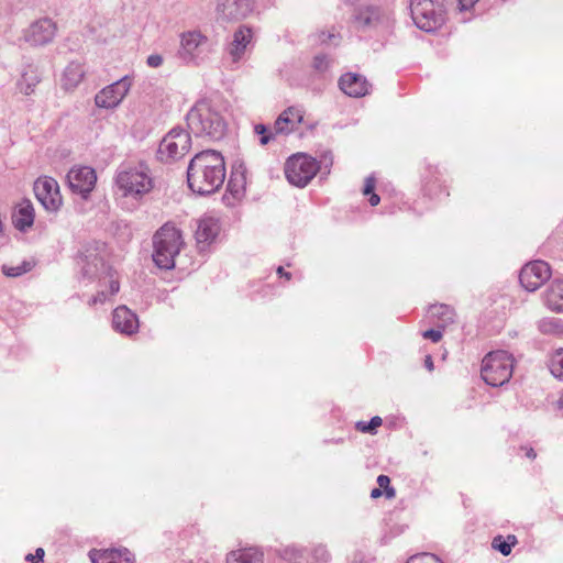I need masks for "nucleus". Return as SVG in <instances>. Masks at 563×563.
I'll return each mask as SVG.
<instances>
[{
    "label": "nucleus",
    "instance_id": "1",
    "mask_svg": "<svg viewBox=\"0 0 563 563\" xmlns=\"http://www.w3.org/2000/svg\"><path fill=\"white\" fill-rule=\"evenodd\" d=\"M113 180L117 202L130 212L135 211L154 188V178L144 162L122 163L117 168Z\"/></svg>",
    "mask_w": 563,
    "mask_h": 563
},
{
    "label": "nucleus",
    "instance_id": "2",
    "mask_svg": "<svg viewBox=\"0 0 563 563\" xmlns=\"http://www.w3.org/2000/svg\"><path fill=\"white\" fill-rule=\"evenodd\" d=\"M225 179L221 153L208 150L196 154L187 168V183L192 192L206 196L218 191Z\"/></svg>",
    "mask_w": 563,
    "mask_h": 563
},
{
    "label": "nucleus",
    "instance_id": "3",
    "mask_svg": "<svg viewBox=\"0 0 563 563\" xmlns=\"http://www.w3.org/2000/svg\"><path fill=\"white\" fill-rule=\"evenodd\" d=\"M186 120L190 133L198 137L218 141L227 132V121L222 113L207 100L196 102Z\"/></svg>",
    "mask_w": 563,
    "mask_h": 563
},
{
    "label": "nucleus",
    "instance_id": "4",
    "mask_svg": "<svg viewBox=\"0 0 563 563\" xmlns=\"http://www.w3.org/2000/svg\"><path fill=\"white\" fill-rule=\"evenodd\" d=\"M153 261L162 269L175 267V258L184 245L181 232L168 223L164 224L154 235Z\"/></svg>",
    "mask_w": 563,
    "mask_h": 563
},
{
    "label": "nucleus",
    "instance_id": "5",
    "mask_svg": "<svg viewBox=\"0 0 563 563\" xmlns=\"http://www.w3.org/2000/svg\"><path fill=\"white\" fill-rule=\"evenodd\" d=\"M512 371L514 357L504 350L489 352L482 361V378L493 387L508 383L512 376Z\"/></svg>",
    "mask_w": 563,
    "mask_h": 563
},
{
    "label": "nucleus",
    "instance_id": "6",
    "mask_svg": "<svg viewBox=\"0 0 563 563\" xmlns=\"http://www.w3.org/2000/svg\"><path fill=\"white\" fill-rule=\"evenodd\" d=\"M410 12L417 27L433 32L445 21L444 0H410Z\"/></svg>",
    "mask_w": 563,
    "mask_h": 563
},
{
    "label": "nucleus",
    "instance_id": "7",
    "mask_svg": "<svg viewBox=\"0 0 563 563\" xmlns=\"http://www.w3.org/2000/svg\"><path fill=\"white\" fill-rule=\"evenodd\" d=\"M209 38L198 30L183 32L179 35L177 57L185 64H200L208 53Z\"/></svg>",
    "mask_w": 563,
    "mask_h": 563
},
{
    "label": "nucleus",
    "instance_id": "8",
    "mask_svg": "<svg viewBox=\"0 0 563 563\" xmlns=\"http://www.w3.org/2000/svg\"><path fill=\"white\" fill-rule=\"evenodd\" d=\"M57 31V23L52 18L43 16L22 30L20 41L30 47H44L54 42Z\"/></svg>",
    "mask_w": 563,
    "mask_h": 563
},
{
    "label": "nucleus",
    "instance_id": "9",
    "mask_svg": "<svg viewBox=\"0 0 563 563\" xmlns=\"http://www.w3.org/2000/svg\"><path fill=\"white\" fill-rule=\"evenodd\" d=\"M318 170V162L307 154L292 155L285 165V175L288 181L297 187L308 185Z\"/></svg>",
    "mask_w": 563,
    "mask_h": 563
},
{
    "label": "nucleus",
    "instance_id": "10",
    "mask_svg": "<svg viewBox=\"0 0 563 563\" xmlns=\"http://www.w3.org/2000/svg\"><path fill=\"white\" fill-rule=\"evenodd\" d=\"M393 22L391 12L374 5L360 8L354 14L355 27L361 31L388 29Z\"/></svg>",
    "mask_w": 563,
    "mask_h": 563
},
{
    "label": "nucleus",
    "instance_id": "11",
    "mask_svg": "<svg viewBox=\"0 0 563 563\" xmlns=\"http://www.w3.org/2000/svg\"><path fill=\"white\" fill-rule=\"evenodd\" d=\"M190 148V134L183 129L170 130L162 140L158 154L164 157L177 159L183 157Z\"/></svg>",
    "mask_w": 563,
    "mask_h": 563
},
{
    "label": "nucleus",
    "instance_id": "12",
    "mask_svg": "<svg viewBox=\"0 0 563 563\" xmlns=\"http://www.w3.org/2000/svg\"><path fill=\"white\" fill-rule=\"evenodd\" d=\"M132 86V78L124 76L112 82L111 85L101 89L95 96V103L98 108L114 109L117 108L125 96L129 93Z\"/></svg>",
    "mask_w": 563,
    "mask_h": 563
},
{
    "label": "nucleus",
    "instance_id": "13",
    "mask_svg": "<svg viewBox=\"0 0 563 563\" xmlns=\"http://www.w3.org/2000/svg\"><path fill=\"white\" fill-rule=\"evenodd\" d=\"M34 195L45 210L55 212L62 206L58 183L48 176L40 177L34 183Z\"/></svg>",
    "mask_w": 563,
    "mask_h": 563
},
{
    "label": "nucleus",
    "instance_id": "14",
    "mask_svg": "<svg viewBox=\"0 0 563 563\" xmlns=\"http://www.w3.org/2000/svg\"><path fill=\"white\" fill-rule=\"evenodd\" d=\"M551 277V268L543 261H533L526 264L519 275L520 284L528 291L540 288Z\"/></svg>",
    "mask_w": 563,
    "mask_h": 563
},
{
    "label": "nucleus",
    "instance_id": "15",
    "mask_svg": "<svg viewBox=\"0 0 563 563\" xmlns=\"http://www.w3.org/2000/svg\"><path fill=\"white\" fill-rule=\"evenodd\" d=\"M254 0H217L218 19L235 22L245 19L253 11Z\"/></svg>",
    "mask_w": 563,
    "mask_h": 563
},
{
    "label": "nucleus",
    "instance_id": "16",
    "mask_svg": "<svg viewBox=\"0 0 563 563\" xmlns=\"http://www.w3.org/2000/svg\"><path fill=\"white\" fill-rule=\"evenodd\" d=\"M97 175L93 168L88 166L73 167L67 174V183L70 190L82 198L95 188Z\"/></svg>",
    "mask_w": 563,
    "mask_h": 563
},
{
    "label": "nucleus",
    "instance_id": "17",
    "mask_svg": "<svg viewBox=\"0 0 563 563\" xmlns=\"http://www.w3.org/2000/svg\"><path fill=\"white\" fill-rule=\"evenodd\" d=\"M340 89L347 96L360 98L368 93L371 85L358 74L347 73L339 79Z\"/></svg>",
    "mask_w": 563,
    "mask_h": 563
},
{
    "label": "nucleus",
    "instance_id": "18",
    "mask_svg": "<svg viewBox=\"0 0 563 563\" xmlns=\"http://www.w3.org/2000/svg\"><path fill=\"white\" fill-rule=\"evenodd\" d=\"M219 231L218 220L212 217H205L198 221L195 236L200 251H205L216 240Z\"/></svg>",
    "mask_w": 563,
    "mask_h": 563
},
{
    "label": "nucleus",
    "instance_id": "19",
    "mask_svg": "<svg viewBox=\"0 0 563 563\" xmlns=\"http://www.w3.org/2000/svg\"><path fill=\"white\" fill-rule=\"evenodd\" d=\"M112 324L117 331L128 335L135 333L139 329L136 314L125 306H120L114 309Z\"/></svg>",
    "mask_w": 563,
    "mask_h": 563
},
{
    "label": "nucleus",
    "instance_id": "20",
    "mask_svg": "<svg viewBox=\"0 0 563 563\" xmlns=\"http://www.w3.org/2000/svg\"><path fill=\"white\" fill-rule=\"evenodd\" d=\"M302 121V113L299 109L289 107L284 110L274 123L276 134H289L294 132Z\"/></svg>",
    "mask_w": 563,
    "mask_h": 563
},
{
    "label": "nucleus",
    "instance_id": "21",
    "mask_svg": "<svg viewBox=\"0 0 563 563\" xmlns=\"http://www.w3.org/2000/svg\"><path fill=\"white\" fill-rule=\"evenodd\" d=\"M251 40L252 31L246 26H240L234 32L233 40L229 43L227 48L228 54L232 58V62L236 63L243 57L247 45L251 43Z\"/></svg>",
    "mask_w": 563,
    "mask_h": 563
},
{
    "label": "nucleus",
    "instance_id": "22",
    "mask_svg": "<svg viewBox=\"0 0 563 563\" xmlns=\"http://www.w3.org/2000/svg\"><path fill=\"white\" fill-rule=\"evenodd\" d=\"M90 559L92 563H134V555L128 549L91 552Z\"/></svg>",
    "mask_w": 563,
    "mask_h": 563
},
{
    "label": "nucleus",
    "instance_id": "23",
    "mask_svg": "<svg viewBox=\"0 0 563 563\" xmlns=\"http://www.w3.org/2000/svg\"><path fill=\"white\" fill-rule=\"evenodd\" d=\"M34 218L33 205L30 200H23L13 212L12 221L19 231L24 232L33 225Z\"/></svg>",
    "mask_w": 563,
    "mask_h": 563
},
{
    "label": "nucleus",
    "instance_id": "24",
    "mask_svg": "<svg viewBox=\"0 0 563 563\" xmlns=\"http://www.w3.org/2000/svg\"><path fill=\"white\" fill-rule=\"evenodd\" d=\"M545 306L555 312H563V280L554 279L544 292Z\"/></svg>",
    "mask_w": 563,
    "mask_h": 563
},
{
    "label": "nucleus",
    "instance_id": "25",
    "mask_svg": "<svg viewBox=\"0 0 563 563\" xmlns=\"http://www.w3.org/2000/svg\"><path fill=\"white\" fill-rule=\"evenodd\" d=\"M40 81L41 75L38 69L29 65L23 69L21 78L16 82V88L21 93L30 96L35 91V87Z\"/></svg>",
    "mask_w": 563,
    "mask_h": 563
},
{
    "label": "nucleus",
    "instance_id": "26",
    "mask_svg": "<svg viewBox=\"0 0 563 563\" xmlns=\"http://www.w3.org/2000/svg\"><path fill=\"white\" fill-rule=\"evenodd\" d=\"M428 318L437 322V327L444 329L455 320L453 308L448 305H432L428 310Z\"/></svg>",
    "mask_w": 563,
    "mask_h": 563
},
{
    "label": "nucleus",
    "instance_id": "27",
    "mask_svg": "<svg viewBox=\"0 0 563 563\" xmlns=\"http://www.w3.org/2000/svg\"><path fill=\"white\" fill-rule=\"evenodd\" d=\"M85 76L84 67L78 62H70L63 74L62 77V87L65 90L75 89L82 80Z\"/></svg>",
    "mask_w": 563,
    "mask_h": 563
},
{
    "label": "nucleus",
    "instance_id": "28",
    "mask_svg": "<svg viewBox=\"0 0 563 563\" xmlns=\"http://www.w3.org/2000/svg\"><path fill=\"white\" fill-rule=\"evenodd\" d=\"M264 554L255 548L239 549L227 556V563H263Z\"/></svg>",
    "mask_w": 563,
    "mask_h": 563
},
{
    "label": "nucleus",
    "instance_id": "29",
    "mask_svg": "<svg viewBox=\"0 0 563 563\" xmlns=\"http://www.w3.org/2000/svg\"><path fill=\"white\" fill-rule=\"evenodd\" d=\"M102 260L97 254L86 255L82 260L81 274L84 277L92 278L97 276Z\"/></svg>",
    "mask_w": 563,
    "mask_h": 563
},
{
    "label": "nucleus",
    "instance_id": "30",
    "mask_svg": "<svg viewBox=\"0 0 563 563\" xmlns=\"http://www.w3.org/2000/svg\"><path fill=\"white\" fill-rule=\"evenodd\" d=\"M517 542L518 540L514 534H509L507 539H504L503 536H496L492 541V547L506 556L510 554L512 547H515Z\"/></svg>",
    "mask_w": 563,
    "mask_h": 563
},
{
    "label": "nucleus",
    "instance_id": "31",
    "mask_svg": "<svg viewBox=\"0 0 563 563\" xmlns=\"http://www.w3.org/2000/svg\"><path fill=\"white\" fill-rule=\"evenodd\" d=\"M548 366L555 378L563 379V349H558L550 355Z\"/></svg>",
    "mask_w": 563,
    "mask_h": 563
},
{
    "label": "nucleus",
    "instance_id": "32",
    "mask_svg": "<svg viewBox=\"0 0 563 563\" xmlns=\"http://www.w3.org/2000/svg\"><path fill=\"white\" fill-rule=\"evenodd\" d=\"M254 132L255 134L260 135L261 145H267L277 135L274 129L271 130L267 125L262 123H258L254 126Z\"/></svg>",
    "mask_w": 563,
    "mask_h": 563
},
{
    "label": "nucleus",
    "instance_id": "33",
    "mask_svg": "<svg viewBox=\"0 0 563 563\" xmlns=\"http://www.w3.org/2000/svg\"><path fill=\"white\" fill-rule=\"evenodd\" d=\"M383 423V420L380 417L378 416H375L373 417L368 422H365V421H358L356 423V429L361 432H364V433H371V434H374L376 433V429L382 426Z\"/></svg>",
    "mask_w": 563,
    "mask_h": 563
},
{
    "label": "nucleus",
    "instance_id": "34",
    "mask_svg": "<svg viewBox=\"0 0 563 563\" xmlns=\"http://www.w3.org/2000/svg\"><path fill=\"white\" fill-rule=\"evenodd\" d=\"M539 330L543 333H559L562 331V325L558 319H542L539 322Z\"/></svg>",
    "mask_w": 563,
    "mask_h": 563
},
{
    "label": "nucleus",
    "instance_id": "35",
    "mask_svg": "<svg viewBox=\"0 0 563 563\" xmlns=\"http://www.w3.org/2000/svg\"><path fill=\"white\" fill-rule=\"evenodd\" d=\"M29 271H31L29 263H23L22 265H19V266H5L4 265L2 267L3 274L9 277H18V276H21V275L27 273Z\"/></svg>",
    "mask_w": 563,
    "mask_h": 563
},
{
    "label": "nucleus",
    "instance_id": "36",
    "mask_svg": "<svg viewBox=\"0 0 563 563\" xmlns=\"http://www.w3.org/2000/svg\"><path fill=\"white\" fill-rule=\"evenodd\" d=\"M312 559L314 563H328L330 560V553L324 545L319 544L312 549Z\"/></svg>",
    "mask_w": 563,
    "mask_h": 563
},
{
    "label": "nucleus",
    "instance_id": "37",
    "mask_svg": "<svg viewBox=\"0 0 563 563\" xmlns=\"http://www.w3.org/2000/svg\"><path fill=\"white\" fill-rule=\"evenodd\" d=\"M377 484L379 488L384 489V494L388 499L395 497L396 490L394 487L390 486V479L387 475H379L377 477Z\"/></svg>",
    "mask_w": 563,
    "mask_h": 563
},
{
    "label": "nucleus",
    "instance_id": "38",
    "mask_svg": "<svg viewBox=\"0 0 563 563\" xmlns=\"http://www.w3.org/2000/svg\"><path fill=\"white\" fill-rule=\"evenodd\" d=\"M406 563H442L438 556L431 553H421L411 556Z\"/></svg>",
    "mask_w": 563,
    "mask_h": 563
},
{
    "label": "nucleus",
    "instance_id": "39",
    "mask_svg": "<svg viewBox=\"0 0 563 563\" xmlns=\"http://www.w3.org/2000/svg\"><path fill=\"white\" fill-rule=\"evenodd\" d=\"M442 330L443 329L439 327H437V329H429L422 332V336L423 339H428L434 343H438L443 336Z\"/></svg>",
    "mask_w": 563,
    "mask_h": 563
},
{
    "label": "nucleus",
    "instance_id": "40",
    "mask_svg": "<svg viewBox=\"0 0 563 563\" xmlns=\"http://www.w3.org/2000/svg\"><path fill=\"white\" fill-rule=\"evenodd\" d=\"M329 58L327 55L320 54L313 58V67L319 71H324L329 67Z\"/></svg>",
    "mask_w": 563,
    "mask_h": 563
},
{
    "label": "nucleus",
    "instance_id": "41",
    "mask_svg": "<svg viewBox=\"0 0 563 563\" xmlns=\"http://www.w3.org/2000/svg\"><path fill=\"white\" fill-rule=\"evenodd\" d=\"M164 63V58L161 54H152L146 59V65L151 68L161 67Z\"/></svg>",
    "mask_w": 563,
    "mask_h": 563
},
{
    "label": "nucleus",
    "instance_id": "42",
    "mask_svg": "<svg viewBox=\"0 0 563 563\" xmlns=\"http://www.w3.org/2000/svg\"><path fill=\"white\" fill-rule=\"evenodd\" d=\"M301 556H302L301 550H299L295 547H289L285 550V558L287 560L294 561V563H298L297 559L301 558Z\"/></svg>",
    "mask_w": 563,
    "mask_h": 563
},
{
    "label": "nucleus",
    "instance_id": "43",
    "mask_svg": "<svg viewBox=\"0 0 563 563\" xmlns=\"http://www.w3.org/2000/svg\"><path fill=\"white\" fill-rule=\"evenodd\" d=\"M44 550L42 548H37L35 550V553L34 554H27L25 556V560L26 561H30V562H33V563H40L43 561V558H44Z\"/></svg>",
    "mask_w": 563,
    "mask_h": 563
},
{
    "label": "nucleus",
    "instance_id": "44",
    "mask_svg": "<svg viewBox=\"0 0 563 563\" xmlns=\"http://www.w3.org/2000/svg\"><path fill=\"white\" fill-rule=\"evenodd\" d=\"M108 299V294L104 291H99L96 296H93L89 300V305H97V303H103Z\"/></svg>",
    "mask_w": 563,
    "mask_h": 563
},
{
    "label": "nucleus",
    "instance_id": "45",
    "mask_svg": "<svg viewBox=\"0 0 563 563\" xmlns=\"http://www.w3.org/2000/svg\"><path fill=\"white\" fill-rule=\"evenodd\" d=\"M374 187H375L374 178L373 177H367L366 181H365L364 189H363V194L364 195L373 194Z\"/></svg>",
    "mask_w": 563,
    "mask_h": 563
},
{
    "label": "nucleus",
    "instance_id": "46",
    "mask_svg": "<svg viewBox=\"0 0 563 563\" xmlns=\"http://www.w3.org/2000/svg\"><path fill=\"white\" fill-rule=\"evenodd\" d=\"M478 0H457L461 11L471 9Z\"/></svg>",
    "mask_w": 563,
    "mask_h": 563
},
{
    "label": "nucleus",
    "instance_id": "47",
    "mask_svg": "<svg viewBox=\"0 0 563 563\" xmlns=\"http://www.w3.org/2000/svg\"><path fill=\"white\" fill-rule=\"evenodd\" d=\"M228 188L233 194L234 197H238L241 194V190L235 187L232 179L229 180Z\"/></svg>",
    "mask_w": 563,
    "mask_h": 563
},
{
    "label": "nucleus",
    "instance_id": "48",
    "mask_svg": "<svg viewBox=\"0 0 563 563\" xmlns=\"http://www.w3.org/2000/svg\"><path fill=\"white\" fill-rule=\"evenodd\" d=\"M120 289V284L118 280H111L110 282V294L111 295H114L119 291Z\"/></svg>",
    "mask_w": 563,
    "mask_h": 563
},
{
    "label": "nucleus",
    "instance_id": "49",
    "mask_svg": "<svg viewBox=\"0 0 563 563\" xmlns=\"http://www.w3.org/2000/svg\"><path fill=\"white\" fill-rule=\"evenodd\" d=\"M369 195H371V197L368 199L369 205L373 206V207L377 206L379 203V201H380L379 196L374 194V192L369 194Z\"/></svg>",
    "mask_w": 563,
    "mask_h": 563
},
{
    "label": "nucleus",
    "instance_id": "50",
    "mask_svg": "<svg viewBox=\"0 0 563 563\" xmlns=\"http://www.w3.org/2000/svg\"><path fill=\"white\" fill-rule=\"evenodd\" d=\"M424 365H426V367H427L430 372L433 369V361H432V357H431L430 355H427V356H426Z\"/></svg>",
    "mask_w": 563,
    "mask_h": 563
},
{
    "label": "nucleus",
    "instance_id": "51",
    "mask_svg": "<svg viewBox=\"0 0 563 563\" xmlns=\"http://www.w3.org/2000/svg\"><path fill=\"white\" fill-rule=\"evenodd\" d=\"M277 274H278L279 276H285L287 279H290V276H291V275H290V273L285 272V269H284V267H283V266H279V267L277 268Z\"/></svg>",
    "mask_w": 563,
    "mask_h": 563
},
{
    "label": "nucleus",
    "instance_id": "52",
    "mask_svg": "<svg viewBox=\"0 0 563 563\" xmlns=\"http://www.w3.org/2000/svg\"><path fill=\"white\" fill-rule=\"evenodd\" d=\"M383 495V492L379 487L372 489L371 497L372 498H378Z\"/></svg>",
    "mask_w": 563,
    "mask_h": 563
},
{
    "label": "nucleus",
    "instance_id": "53",
    "mask_svg": "<svg viewBox=\"0 0 563 563\" xmlns=\"http://www.w3.org/2000/svg\"><path fill=\"white\" fill-rule=\"evenodd\" d=\"M526 455H527L529 459H532V460H533V459H536V456H537V454H536V452H534V450H533L532 448H530V449H528V450H527Z\"/></svg>",
    "mask_w": 563,
    "mask_h": 563
},
{
    "label": "nucleus",
    "instance_id": "54",
    "mask_svg": "<svg viewBox=\"0 0 563 563\" xmlns=\"http://www.w3.org/2000/svg\"><path fill=\"white\" fill-rule=\"evenodd\" d=\"M559 408L563 409V393L561 394L559 400H558Z\"/></svg>",
    "mask_w": 563,
    "mask_h": 563
}]
</instances>
